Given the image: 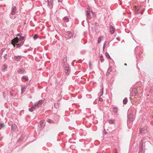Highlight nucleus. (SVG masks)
I'll list each match as a JSON object with an SVG mask.
<instances>
[{
	"label": "nucleus",
	"instance_id": "obj_1",
	"mask_svg": "<svg viewBox=\"0 0 153 153\" xmlns=\"http://www.w3.org/2000/svg\"><path fill=\"white\" fill-rule=\"evenodd\" d=\"M63 68L65 70V74L68 76L70 73L71 69L69 67L68 64H66V65L63 66Z\"/></svg>",
	"mask_w": 153,
	"mask_h": 153
},
{
	"label": "nucleus",
	"instance_id": "obj_2",
	"mask_svg": "<svg viewBox=\"0 0 153 153\" xmlns=\"http://www.w3.org/2000/svg\"><path fill=\"white\" fill-rule=\"evenodd\" d=\"M17 72L21 74H24L26 73V71L23 68H19L17 71Z\"/></svg>",
	"mask_w": 153,
	"mask_h": 153
},
{
	"label": "nucleus",
	"instance_id": "obj_3",
	"mask_svg": "<svg viewBox=\"0 0 153 153\" xmlns=\"http://www.w3.org/2000/svg\"><path fill=\"white\" fill-rule=\"evenodd\" d=\"M45 100L42 99L39 100L38 102L35 103V104L36 105L37 107L41 106L42 104L44 102Z\"/></svg>",
	"mask_w": 153,
	"mask_h": 153
},
{
	"label": "nucleus",
	"instance_id": "obj_4",
	"mask_svg": "<svg viewBox=\"0 0 153 153\" xmlns=\"http://www.w3.org/2000/svg\"><path fill=\"white\" fill-rule=\"evenodd\" d=\"M134 120V117L133 114H130L128 115V121L131 123Z\"/></svg>",
	"mask_w": 153,
	"mask_h": 153
},
{
	"label": "nucleus",
	"instance_id": "obj_5",
	"mask_svg": "<svg viewBox=\"0 0 153 153\" xmlns=\"http://www.w3.org/2000/svg\"><path fill=\"white\" fill-rule=\"evenodd\" d=\"M37 106L35 104L33 106L30 108H29V111L30 112H32L35 110L36 108H37Z\"/></svg>",
	"mask_w": 153,
	"mask_h": 153
},
{
	"label": "nucleus",
	"instance_id": "obj_6",
	"mask_svg": "<svg viewBox=\"0 0 153 153\" xmlns=\"http://www.w3.org/2000/svg\"><path fill=\"white\" fill-rule=\"evenodd\" d=\"M16 9V6H12L11 11V14H12V15H13L15 14Z\"/></svg>",
	"mask_w": 153,
	"mask_h": 153
},
{
	"label": "nucleus",
	"instance_id": "obj_7",
	"mask_svg": "<svg viewBox=\"0 0 153 153\" xmlns=\"http://www.w3.org/2000/svg\"><path fill=\"white\" fill-rule=\"evenodd\" d=\"M48 4L50 8H51L53 7V0H48Z\"/></svg>",
	"mask_w": 153,
	"mask_h": 153
},
{
	"label": "nucleus",
	"instance_id": "obj_8",
	"mask_svg": "<svg viewBox=\"0 0 153 153\" xmlns=\"http://www.w3.org/2000/svg\"><path fill=\"white\" fill-rule=\"evenodd\" d=\"M62 65L63 66L66 65V64H68L67 62V58H65V57L63 59H62Z\"/></svg>",
	"mask_w": 153,
	"mask_h": 153
},
{
	"label": "nucleus",
	"instance_id": "obj_9",
	"mask_svg": "<svg viewBox=\"0 0 153 153\" xmlns=\"http://www.w3.org/2000/svg\"><path fill=\"white\" fill-rule=\"evenodd\" d=\"M22 57V56H14V59L16 61H19L20 59Z\"/></svg>",
	"mask_w": 153,
	"mask_h": 153
},
{
	"label": "nucleus",
	"instance_id": "obj_10",
	"mask_svg": "<svg viewBox=\"0 0 153 153\" xmlns=\"http://www.w3.org/2000/svg\"><path fill=\"white\" fill-rule=\"evenodd\" d=\"M21 94H22L25 91L27 86H26L25 85H24V86L21 85Z\"/></svg>",
	"mask_w": 153,
	"mask_h": 153
},
{
	"label": "nucleus",
	"instance_id": "obj_11",
	"mask_svg": "<svg viewBox=\"0 0 153 153\" xmlns=\"http://www.w3.org/2000/svg\"><path fill=\"white\" fill-rule=\"evenodd\" d=\"M110 32L111 34H113L114 32V28L111 25H110Z\"/></svg>",
	"mask_w": 153,
	"mask_h": 153
},
{
	"label": "nucleus",
	"instance_id": "obj_12",
	"mask_svg": "<svg viewBox=\"0 0 153 153\" xmlns=\"http://www.w3.org/2000/svg\"><path fill=\"white\" fill-rule=\"evenodd\" d=\"M24 44V41H22L19 44H16V46L17 48H19L23 45Z\"/></svg>",
	"mask_w": 153,
	"mask_h": 153
},
{
	"label": "nucleus",
	"instance_id": "obj_13",
	"mask_svg": "<svg viewBox=\"0 0 153 153\" xmlns=\"http://www.w3.org/2000/svg\"><path fill=\"white\" fill-rule=\"evenodd\" d=\"M2 67L1 71L2 72H4L5 70L7 69V67L6 64H4L2 65Z\"/></svg>",
	"mask_w": 153,
	"mask_h": 153
},
{
	"label": "nucleus",
	"instance_id": "obj_14",
	"mask_svg": "<svg viewBox=\"0 0 153 153\" xmlns=\"http://www.w3.org/2000/svg\"><path fill=\"white\" fill-rule=\"evenodd\" d=\"M118 108L117 107H114L112 108V111L115 114L117 113L118 111Z\"/></svg>",
	"mask_w": 153,
	"mask_h": 153
},
{
	"label": "nucleus",
	"instance_id": "obj_15",
	"mask_svg": "<svg viewBox=\"0 0 153 153\" xmlns=\"http://www.w3.org/2000/svg\"><path fill=\"white\" fill-rule=\"evenodd\" d=\"M85 12L87 17L89 19H90L91 15L90 11L89 10H86Z\"/></svg>",
	"mask_w": 153,
	"mask_h": 153
},
{
	"label": "nucleus",
	"instance_id": "obj_16",
	"mask_svg": "<svg viewBox=\"0 0 153 153\" xmlns=\"http://www.w3.org/2000/svg\"><path fill=\"white\" fill-rule=\"evenodd\" d=\"M108 121L109 124H114L115 122V120L113 119H109L108 120Z\"/></svg>",
	"mask_w": 153,
	"mask_h": 153
},
{
	"label": "nucleus",
	"instance_id": "obj_17",
	"mask_svg": "<svg viewBox=\"0 0 153 153\" xmlns=\"http://www.w3.org/2000/svg\"><path fill=\"white\" fill-rule=\"evenodd\" d=\"M16 39H18V37H16L14 38L11 41V44H12L14 47H15L16 45V44L15 43L14 41Z\"/></svg>",
	"mask_w": 153,
	"mask_h": 153
},
{
	"label": "nucleus",
	"instance_id": "obj_18",
	"mask_svg": "<svg viewBox=\"0 0 153 153\" xmlns=\"http://www.w3.org/2000/svg\"><path fill=\"white\" fill-rule=\"evenodd\" d=\"M66 33L69 36L70 38H71L73 36V34L72 33H71L70 31H67Z\"/></svg>",
	"mask_w": 153,
	"mask_h": 153
},
{
	"label": "nucleus",
	"instance_id": "obj_19",
	"mask_svg": "<svg viewBox=\"0 0 153 153\" xmlns=\"http://www.w3.org/2000/svg\"><path fill=\"white\" fill-rule=\"evenodd\" d=\"M17 126L15 124H13L11 127V129L14 131H16Z\"/></svg>",
	"mask_w": 153,
	"mask_h": 153
},
{
	"label": "nucleus",
	"instance_id": "obj_20",
	"mask_svg": "<svg viewBox=\"0 0 153 153\" xmlns=\"http://www.w3.org/2000/svg\"><path fill=\"white\" fill-rule=\"evenodd\" d=\"M143 141L144 140L143 139L141 140L139 144V147H143Z\"/></svg>",
	"mask_w": 153,
	"mask_h": 153
},
{
	"label": "nucleus",
	"instance_id": "obj_21",
	"mask_svg": "<svg viewBox=\"0 0 153 153\" xmlns=\"http://www.w3.org/2000/svg\"><path fill=\"white\" fill-rule=\"evenodd\" d=\"M140 10V8L139 7H136V10L135 11V13L136 14H138L140 12L138 11Z\"/></svg>",
	"mask_w": 153,
	"mask_h": 153
},
{
	"label": "nucleus",
	"instance_id": "obj_22",
	"mask_svg": "<svg viewBox=\"0 0 153 153\" xmlns=\"http://www.w3.org/2000/svg\"><path fill=\"white\" fill-rule=\"evenodd\" d=\"M63 20L66 22H68L69 21V18L66 16L64 17L63 19Z\"/></svg>",
	"mask_w": 153,
	"mask_h": 153
},
{
	"label": "nucleus",
	"instance_id": "obj_23",
	"mask_svg": "<svg viewBox=\"0 0 153 153\" xmlns=\"http://www.w3.org/2000/svg\"><path fill=\"white\" fill-rule=\"evenodd\" d=\"M21 79H24L25 81H27L28 80V77L27 76H26V77L23 76L22 77Z\"/></svg>",
	"mask_w": 153,
	"mask_h": 153
},
{
	"label": "nucleus",
	"instance_id": "obj_24",
	"mask_svg": "<svg viewBox=\"0 0 153 153\" xmlns=\"http://www.w3.org/2000/svg\"><path fill=\"white\" fill-rule=\"evenodd\" d=\"M146 130L144 128L140 129V132L141 134L144 133L146 132Z\"/></svg>",
	"mask_w": 153,
	"mask_h": 153
},
{
	"label": "nucleus",
	"instance_id": "obj_25",
	"mask_svg": "<svg viewBox=\"0 0 153 153\" xmlns=\"http://www.w3.org/2000/svg\"><path fill=\"white\" fill-rule=\"evenodd\" d=\"M47 122L51 124H53L54 123V121L51 120L50 119H48L47 121Z\"/></svg>",
	"mask_w": 153,
	"mask_h": 153
},
{
	"label": "nucleus",
	"instance_id": "obj_26",
	"mask_svg": "<svg viewBox=\"0 0 153 153\" xmlns=\"http://www.w3.org/2000/svg\"><path fill=\"white\" fill-rule=\"evenodd\" d=\"M128 102V100L127 98H125L123 100V104H127Z\"/></svg>",
	"mask_w": 153,
	"mask_h": 153
},
{
	"label": "nucleus",
	"instance_id": "obj_27",
	"mask_svg": "<svg viewBox=\"0 0 153 153\" xmlns=\"http://www.w3.org/2000/svg\"><path fill=\"white\" fill-rule=\"evenodd\" d=\"M19 40L20 41H24V42L25 41V37L24 36H20L19 37Z\"/></svg>",
	"mask_w": 153,
	"mask_h": 153
},
{
	"label": "nucleus",
	"instance_id": "obj_28",
	"mask_svg": "<svg viewBox=\"0 0 153 153\" xmlns=\"http://www.w3.org/2000/svg\"><path fill=\"white\" fill-rule=\"evenodd\" d=\"M24 139V137L21 136L20 138L17 140L18 142H20L21 141H22Z\"/></svg>",
	"mask_w": 153,
	"mask_h": 153
},
{
	"label": "nucleus",
	"instance_id": "obj_29",
	"mask_svg": "<svg viewBox=\"0 0 153 153\" xmlns=\"http://www.w3.org/2000/svg\"><path fill=\"white\" fill-rule=\"evenodd\" d=\"M105 55L107 59H109L111 58L110 56L107 52H106L105 53Z\"/></svg>",
	"mask_w": 153,
	"mask_h": 153
},
{
	"label": "nucleus",
	"instance_id": "obj_30",
	"mask_svg": "<svg viewBox=\"0 0 153 153\" xmlns=\"http://www.w3.org/2000/svg\"><path fill=\"white\" fill-rule=\"evenodd\" d=\"M4 125L3 123H0V129H1L2 128H4Z\"/></svg>",
	"mask_w": 153,
	"mask_h": 153
},
{
	"label": "nucleus",
	"instance_id": "obj_31",
	"mask_svg": "<svg viewBox=\"0 0 153 153\" xmlns=\"http://www.w3.org/2000/svg\"><path fill=\"white\" fill-rule=\"evenodd\" d=\"M102 37L101 36H100L98 38V43H100L101 41Z\"/></svg>",
	"mask_w": 153,
	"mask_h": 153
},
{
	"label": "nucleus",
	"instance_id": "obj_32",
	"mask_svg": "<svg viewBox=\"0 0 153 153\" xmlns=\"http://www.w3.org/2000/svg\"><path fill=\"white\" fill-rule=\"evenodd\" d=\"M5 48H2L1 49V52H0V54L1 55H2L4 51H5Z\"/></svg>",
	"mask_w": 153,
	"mask_h": 153
},
{
	"label": "nucleus",
	"instance_id": "obj_33",
	"mask_svg": "<svg viewBox=\"0 0 153 153\" xmlns=\"http://www.w3.org/2000/svg\"><path fill=\"white\" fill-rule=\"evenodd\" d=\"M7 57L8 55L7 54H6L4 55V59L5 61H6L7 60Z\"/></svg>",
	"mask_w": 153,
	"mask_h": 153
},
{
	"label": "nucleus",
	"instance_id": "obj_34",
	"mask_svg": "<svg viewBox=\"0 0 153 153\" xmlns=\"http://www.w3.org/2000/svg\"><path fill=\"white\" fill-rule=\"evenodd\" d=\"M100 96H102L103 94V88H102L101 89V91L100 93Z\"/></svg>",
	"mask_w": 153,
	"mask_h": 153
},
{
	"label": "nucleus",
	"instance_id": "obj_35",
	"mask_svg": "<svg viewBox=\"0 0 153 153\" xmlns=\"http://www.w3.org/2000/svg\"><path fill=\"white\" fill-rule=\"evenodd\" d=\"M143 150V147H139V152H142Z\"/></svg>",
	"mask_w": 153,
	"mask_h": 153
},
{
	"label": "nucleus",
	"instance_id": "obj_36",
	"mask_svg": "<svg viewBox=\"0 0 153 153\" xmlns=\"http://www.w3.org/2000/svg\"><path fill=\"white\" fill-rule=\"evenodd\" d=\"M3 96L4 99L6 98V94L4 92H2Z\"/></svg>",
	"mask_w": 153,
	"mask_h": 153
},
{
	"label": "nucleus",
	"instance_id": "obj_37",
	"mask_svg": "<svg viewBox=\"0 0 153 153\" xmlns=\"http://www.w3.org/2000/svg\"><path fill=\"white\" fill-rule=\"evenodd\" d=\"M19 38L18 37V39H16L14 41H15V44L18 43L19 42Z\"/></svg>",
	"mask_w": 153,
	"mask_h": 153
},
{
	"label": "nucleus",
	"instance_id": "obj_38",
	"mask_svg": "<svg viewBox=\"0 0 153 153\" xmlns=\"http://www.w3.org/2000/svg\"><path fill=\"white\" fill-rule=\"evenodd\" d=\"M54 106L56 108H58L59 107V105L57 103H55Z\"/></svg>",
	"mask_w": 153,
	"mask_h": 153
},
{
	"label": "nucleus",
	"instance_id": "obj_39",
	"mask_svg": "<svg viewBox=\"0 0 153 153\" xmlns=\"http://www.w3.org/2000/svg\"><path fill=\"white\" fill-rule=\"evenodd\" d=\"M37 37H38L37 35V34H35L34 35V36H33V38L35 40L37 39Z\"/></svg>",
	"mask_w": 153,
	"mask_h": 153
},
{
	"label": "nucleus",
	"instance_id": "obj_40",
	"mask_svg": "<svg viewBox=\"0 0 153 153\" xmlns=\"http://www.w3.org/2000/svg\"><path fill=\"white\" fill-rule=\"evenodd\" d=\"M142 53V52L141 51H140L139 53H138V57L140 58L141 57V55Z\"/></svg>",
	"mask_w": 153,
	"mask_h": 153
},
{
	"label": "nucleus",
	"instance_id": "obj_41",
	"mask_svg": "<svg viewBox=\"0 0 153 153\" xmlns=\"http://www.w3.org/2000/svg\"><path fill=\"white\" fill-rule=\"evenodd\" d=\"M106 41H105L103 44V51H104V50L105 49V45H106Z\"/></svg>",
	"mask_w": 153,
	"mask_h": 153
},
{
	"label": "nucleus",
	"instance_id": "obj_42",
	"mask_svg": "<svg viewBox=\"0 0 153 153\" xmlns=\"http://www.w3.org/2000/svg\"><path fill=\"white\" fill-rule=\"evenodd\" d=\"M103 134L105 135L107 134V132L106 131L105 129H104V131H103Z\"/></svg>",
	"mask_w": 153,
	"mask_h": 153
},
{
	"label": "nucleus",
	"instance_id": "obj_43",
	"mask_svg": "<svg viewBox=\"0 0 153 153\" xmlns=\"http://www.w3.org/2000/svg\"><path fill=\"white\" fill-rule=\"evenodd\" d=\"M44 127V126L42 125V126H41L40 125V129L41 130H42Z\"/></svg>",
	"mask_w": 153,
	"mask_h": 153
},
{
	"label": "nucleus",
	"instance_id": "obj_44",
	"mask_svg": "<svg viewBox=\"0 0 153 153\" xmlns=\"http://www.w3.org/2000/svg\"><path fill=\"white\" fill-rule=\"evenodd\" d=\"M44 123V121H43V120L41 121L40 122V125H41V126H42V125H43Z\"/></svg>",
	"mask_w": 153,
	"mask_h": 153
},
{
	"label": "nucleus",
	"instance_id": "obj_45",
	"mask_svg": "<svg viewBox=\"0 0 153 153\" xmlns=\"http://www.w3.org/2000/svg\"><path fill=\"white\" fill-rule=\"evenodd\" d=\"M10 94L12 97H15V95L13 93H12L11 92H10Z\"/></svg>",
	"mask_w": 153,
	"mask_h": 153
},
{
	"label": "nucleus",
	"instance_id": "obj_46",
	"mask_svg": "<svg viewBox=\"0 0 153 153\" xmlns=\"http://www.w3.org/2000/svg\"><path fill=\"white\" fill-rule=\"evenodd\" d=\"M99 101L100 102H102L103 101V99L102 98L100 97V96L99 98Z\"/></svg>",
	"mask_w": 153,
	"mask_h": 153
},
{
	"label": "nucleus",
	"instance_id": "obj_47",
	"mask_svg": "<svg viewBox=\"0 0 153 153\" xmlns=\"http://www.w3.org/2000/svg\"><path fill=\"white\" fill-rule=\"evenodd\" d=\"M152 91H153V90L151 88H150V89L149 90V93H152Z\"/></svg>",
	"mask_w": 153,
	"mask_h": 153
},
{
	"label": "nucleus",
	"instance_id": "obj_48",
	"mask_svg": "<svg viewBox=\"0 0 153 153\" xmlns=\"http://www.w3.org/2000/svg\"><path fill=\"white\" fill-rule=\"evenodd\" d=\"M100 61H101V62H104V59H103V58H101V59H100Z\"/></svg>",
	"mask_w": 153,
	"mask_h": 153
},
{
	"label": "nucleus",
	"instance_id": "obj_49",
	"mask_svg": "<svg viewBox=\"0 0 153 153\" xmlns=\"http://www.w3.org/2000/svg\"><path fill=\"white\" fill-rule=\"evenodd\" d=\"M22 34V33H18L17 34V35H16V36H21V35Z\"/></svg>",
	"mask_w": 153,
	"mask_h": 153
},
{
	"label": "nucleus",
	"instance_id": "obj_50",
	"mask_svg": "<svg viewBox=\"0 0 153 153\" xmlns=\"http://www.w3.org/2000/svg\"><path fill=\"white\" fill-rule=\"evenodd\" d=\"M108 71L110 72H111L112 71V69L111 68V67H110L109 69L108 70Z\"/></svg>",
	"mask_w": 153,
	"mask_h": 153
},
{
	"label": "nucleus",
	"instance_id": "obj_51",
	"mask_svg": "<svg viewBox=\"0 0 153 153\" xmlns=\"http://www.w3.org/2000/svg\"><path fill=\"white\" fill-rule=\"evenodd\" d=\"M13 15H12L11 14L10 15V18L12 19H13Z\"/></svg>",
	"mask_w": 153,
	"mask_h": 153
},
{
	"label": "nucleus",
	"instance_id": "obj_52",
	"mask_svg": "<svg viewBox=\"0 0 153 153\" xmlns=\"http://www.w3.org/2000/svg\"><path fill=\"white\" fill-rule=\"evenodd\" d=\"M94 26H97V23L96 22H95L94 24Z\"/></svg>",
	"mask_w": 153,
	"mask_h": 153
},
{
	"label": "nucleus",
	"instance_id": "obj_53",
	"mask_svg": "<svg viewBox=\"0 0 153 153\" xmlns=\"http://www.w3.org/2000/svg\"><path fill=\"white\" fill-rule=\"evenodd\" d=\"M89 65L90 67L91 66V63L90 61L89 62Z\"/></svg>",
	"mask_w": 153,
	"mask_h": 153
},
{
	"label": "nucleus",
	"instance_id": "obj_54",
	"mask_svg": "<svg viewBox=\"0 0 153 153\" xmlns=\"http://www.w3.org/2000/svg\"><path fill=\"white\" fill-rule=\"evenodd\" d=\"M100 59L102 58H103V56L102 55H101L100 56Z\"/></svg>",
	"mask_w": 153,
	"mask_h": 153
},
{
	"label": "nucleus",
	"instance_id": "obj_55",
	"mask_svg": "<svg viewBox=\"0 0 153 153\" xmlns=\"http://www.w3.org/2000/svg\"><path fill=\"white\" fill-rule=\"evenodd\" d=\"M27 52V50H25L24 51V53H26Z\"/></svg>",
	"mask_w": 153,
	"mask_h": 153
},
{
	"label": "nucleus",
	"instance_id": "obj_56",
	"mask_svg": "<svg viewBox=\"0 0 153 153\" xmlns=\"http://www.w3.org/2000/svg\"><path fill=\"white\" fill-rule=\"evenodd\" d=\"M24 46H26V47H28L29 46V45H24Z\"/></svg>",
	"mask_w": 153,
	"mask_h": 153
},
{
	"label": "nucleus",
	"instance_id": "obj_57",
	"mask_svg": "<svg viewBox=\"0 0 153 153\" xmlns=\"http://www.w3.org/2000/svg\"><path fill=\"white\" fill-rule=\"evenodd\" d=\"M115 153H117V149L116 150Z\"/></svg>",
	"mask_w": 153,
	"mask_h": 153
},
{
	"label": "nucleus",
	"instance_id": "obj_58",
	"mask_svg": "<svg viewBox=\"0 0 153 153\" xmlns=\"http://www.w3.org/2000/svg\"><path fill=\"white\" fill-rule=\"evenodd\" d=\"M58 1L59 2L61 1V0H58Z\"/></svg>",
	"mask_w": 153,
	"mask_h": 153
},
{
	"label": "nucleus",
	"instance_id": "obj_59",
	"mask_svg": "<svg viewBox=\"0 0 153 153\" xmlns=\"http://www.w3.org/2000/svg\"><path fill=\"white\" fill-rule=\"evenodd\" d=\"M28 50L30 51V50H31V49H30V48H28Z\"/></svg>",
	"mask_w": 153,
	"mask_h": 153
},
{
	"label": "nucleus",
	"instance_id": "obj_60",
	"mask_svg": "<svg viewBox=\"0 0 153 153\" xmlns=\"http://www.w3.org/2000/svg\"><path fill=\"white\" fill-rule=\"evenodd\" d=\"M124 65H125L126 66L127 65V64L126 63H125L124 64Z\"/></svg>",
	"mask_w": 153,
	"mask_h": 153
},
{
	"label": "nucleus",
	"instance_id": "obj_61",
	"mask_svg": "<svg viewBox=\"0 0 153 153\" xmlns=\"http://www.w3.org/2000/svg\"><path fill=\"white\" fill-rule=\"evenodd\" d=\"M134 91H135V90H137V89H136L135 88V89H134Z\"/></svg>",
	"mask_w": 153,
	"mask_h": 153
},
{
	"label": "nucleus",
	"instance_id": "obj_62",
	"mask_svg": "<svg viewBox=\"0 0 153 153\" xmlns=\"http://www.w3.org/2000/svg\"><path fill=\"white\" fill-rule=\"evenodd\" d=\"M138 153H143L142 152H139Z\"/></svg>",
	"mask_w": 153,
	"mask_h": 153
},
{
	"label": "nucleus",
	"instance_id": "obj_63",
	"mask_svg": "<svg viewBox=\"0 0 153 153\" xmlns=\"http://www.w3.org/2000/svg\"><path fill=\"white\" fill-rule=\"evenodd\" d=\"M143 14V13H141V15H142V14Z\"/></svg>",
	"mask_w": 153,
	"mask_h": 153
},
{
	"label": "nucleus",
	"instance_id": "obj_64",
	"mask_svg": "<svg viewBox=\"0 0 153 153\" xmlns=\"http://www.w3.org/2000/svg\"><path fill=\"white\" fill-rule=\"evenodd\" d=\"M97 153H98V152H97Z\"/></svg>",
	"mask_w": 153,
	"mask_h": 153
}]
</instances>
